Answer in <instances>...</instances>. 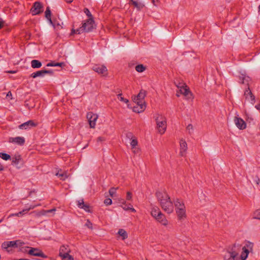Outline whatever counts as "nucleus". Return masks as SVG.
I'll list each match as a JSON object with an SVG mask.
<instances>
[{
  "instance_id": "obj_54",
  "label": "nucleus",
  "mask_w": 260,
  "mask_h": 260,
  "mask_svg": "<svg viewBox=\"0 0 260 260\" xmlns=\"http://www.w3.org/2000/svg\"><path fill=\"white\" fill-rule=\"evenodd\" d=\"M105 140V138L104 137H99L97 139V141L98 142H102V141H104Z\"/></svg>"
},
{
  "instance_id": "obj_17",
  "label": "nucleus",
  "mask_w": 260,
  "mask_h": 260,
  "mask_svg": "<svg viewBox=\"0 0 260 260\" xmlns=\"http://www.w3.org/2000/svg\"><path fill=\"white\" fill-rule=\"evenodd\" d=\"M78 206L79 208L83 209L87 212H91V211L90 210V207L89 205L85 204L84 203L83 199L79 200L78 201Z\"/></svg>"
},
{
  "instance_id": "obj_6",
  "label": "nucleus",
  "mask_w": 260,
  "mask_h": 260,
  "mask_svg": "<svg viewBox=\"0 0 260 260\" xmlns=\"http://www.w3.org/2000/svg\"><path fill=\"white\" fill-rule=\"evenodd\" d=\"M155 121L158 132L160 134H164L167 128V121L165 118L158 115L155 117Z\"/></svg>"
},
{
  "instance_id": "obj_8",
  "label": "nucleus",
  "mask_w": 260,
  "mask_h": 260,
  "mask_svg": "<svg viewBox=\"0 0 260 260\" xmlns=\"http://www.w3.org/2000/svg\"><path fill=\"white\" fill-rule=\"evenodd\" d=\"M92 70L103 76H106L108 75V70L104 65L95 64L93 66Z\"/></svg>"
},
{
  "instance_id": "obj_21",
  "label": "nucleus",
  "mask_w": 260,
  "mask_h": 260,
  "mask_svg": "<svg viewBox=\"0 0 260 260\" xmlns=\"http://www.w3.org/2000/svg\"><path fill=\"white\" fill-rule=\"evenodd\" d=\"M244 96L246 99H247L248 96H250L251 103L253 104L255 102V97L252 93L249 87L246 89L244 92Z\"/></svg>"
},
{
  "instance_id": "obj_53",
  "label": "nucleus",
  "mask_w": 260,
  "mask_h": 260,
  "mask_svg": "<svg viewBox=\"0 0 260 260\" xmlns=\"http://www.w3.org/2000/svg\"><path fill=\"white\" fill-rule=\"evenodd\" d=\"M16 241H17V243H18V247L21 246L24 244V243L23 242H21L20 240H16Z\"/></svg>"
},
{
  "instance_id": "obj_12",
  "label": "nucleus",
  "mask_w": 260,
  "mask_h": 260,
  "mask_svg": "<svg viewBox=\"0 0 260 260\" xmlns=\"http://www.w3.org/2000/svg\"><path fill=\"white\" fill-rule=\"evenodd\" d=\"M22 164V159L20 155L18 154H15L12 157V165L16 166V168L20 169Z\"/></svg>"
},
{
  "instance_id": "obj_2",
  "label": "nucleus",
  "mask_w": 260,
  "mask_h": 260,
  "mask_svg": "<svg viewBox=\"0 0 260 260\" xmlns=\"http://www.w3.org/2000/svg\"><path fill=\"white\" fill-rule=\"evenodd\" d=\"M146 95V91L143 89H141L138 95L134 98L133 101L137 104L136 106L134 107L133 111L134 112L140 113L145 110L146 105L144 98Z\"/></svg>"
},
{
  "instance_id": "obj_58",
  "label": "nucleus",
  "mask_w": 260,
  "mask_h": 260,
  "mask_svg": "<svg viewBox=\"0 0 260 260\" xmlns=\"http://www.w3.org/2000/svg\"><path fill=\"white\" fill-rule=\"evenodd\" d=\"M4 21H0V29L2 28L3 26Z\"/></svg>"
},
{
  "instance_id": "obj_40",
  "label": "nucleus",
  "mask_w": 260,
  "mask_h": 260,
  "mask_svg": "<svg viewBox=\"0 0 260 260\" xmlns=\"http://www.w3.org/2000/svg\"><path fill=\"white\" fill-rule=\"evenodd\" d=\"M174 83L175 84V85L178 88H181V87H182L183 86H185V84L184 83H182V82H176V81L174 82Z\"/></svg>"
},
{
  "instance_id": "obj_62",
  "label": "nucleus",
  "mask_w": 260,
  "mask_h": 260,
  "mask_svg": "<svg viewBox=\"0 0 260 260\" xmlns=\"http://www.w3.org/2000/svg\"><path fill=\"white\" fill-rule=\"evenodd\" d=\"M118 98H120V97H122V93H119V94H118Z\"/></svg>"
},
{
  "instance_id": "obj_3",
  "label": "nucleus",
  "mask_w": 260,
  "mask_h": 260,
  "mask_svg": "<svg viewBox=\"0 0 260 260\" xmlns=\"http://www.w3.org/2000/svg\"><path fill=\"white\" fill-rule=\"evenodd\" d=\"M95 26L93 18H88L82 22V26L79 28L76 29L73 28L71 30V35L74 34H81L83 32H90L95 28Z\"/></svg>"
},
{
  "instance_id": "obj_45",
  "label": "nucleus",
  "mask_w": 260,
  "mask_h": 260,
  "mask_svg": "<svg viewBox=\"0 0 260 260\" xmlns=\"http://www.w3.org/2000/svg\"><path fill=\"white\" fill-rule=\"evenodd\" d=\"M47 19L48 20V21H49V23H50V24H51V25H52L54 27H56V22H55V20H53H53L51 19V17H50V18Z\"/></svg>"
},
{
  "instance_id": "obj_14",
  "label": "nucleus",
  "mask_w": 260,
  "mask_h": 260,
  "mask_svg": "<svg viewBox=\"0 0 260 260\" xmlns=\"http://www.w3.org/2000/svg\"><path fill=\"white\" fill-rule=\"evenodd\" d=\"M37 126V123L33 120H28L18 126L19 128L21 129H27Z\"/></svg>"
},
{
  "instance_id": "obj_27",
  "label": "nucleus",
  "mask_w": 260,
  "mask_h": 260,
  "mask_svg": "<svg viewBox=\"0 0 260 260\" xmlns=\"http://www.w3.org/2000/svg\"><path fill=\"white\" fill-rule=\"evenodd\" d=\"M64 63L62 62H53V61H52V62H49L47 64L46 66L47 67H62L63 66H64Z\"/></svg>"
},
{
  "instance_id": "obj_42",
  "label": "nucleus",
  "mask_w": 260,
  "mask_h": 260,
  "mask_svg": "<svg viewBox=\"0 0 260 260\" xmlns=\"http://www.w3.org/2000/svg\"><path fill=\"white\" fill-rule=\"evenodd\" d=\"M104 203L106 205H110L112 203V200L110 198H108L105 200Z\"/></svg>"
},
{
  "instance_id": "obj_31",
  "label": "nucleus",
  "mask_w": 260,
  "mask_h": 260,
  "mask_svg": "<svg viewBox=\"0 0 260 260\" xmlns=\"http://www.w3.org/2000/svg\"><path fill=\"white\" fill-rule=\"evenodd\" d=\"M0 157L5 160L11 159V156L9 154L3 152H0Z\"/></svg>"
},
{
  "instance_id": "obj_49",
  "label": "nucleus",
  "mask_w": 260,
  "mask_h": 260,
  "mask_svg": "<svg viewBox=\"0 0 260 260\" xmlns=\"http://www.w3.org/2000/svg\"><path fill=\"white\" fill-rule=\"evenodd\" d=\"M86 225L89 229L92 228V223L87 220V222L86 223Z\"/></svg>"
},
{
  "instance_id": "obj_44",
  "label": "nucleus",
  "mask_w": 260,
  "mask_h": 260,
  "mask_svg": "<svg viewBox=\"0 0 260 260\" xmlns=\"http://www.w3.org/2000/svg\"><path fill=\"white\" fill-rule=\"evenodd\" d=\"M47 19L48 20V21H49V23H50V24H51V25H52L54 27H56V22H55V20H53H53L51 19V17H50V18Z\"/></svg>"
},
{
  "instance_id": "obj_57",
  "label": "nucleus",
  "mask_w": 260,
  "mask_h": 260,
  "mask_svg": "<svg viewBox=\"0 0 260 260\" xmlns=\"http://www.w3.org/2000/svg\"><path fill=\"white\" fill-rule=\"evenodd\" d=\"M4 170V166L0 163V171H3Z\"/></svg>"
},
{
  "instance_id": "obj_51",
  "label": "nucleus",
  "mask_w": 260,
  "mask_h": 260,
  "mask_svg": "<svg viewBox=\"0 0 260 260\" xmlns=\"http://www.w3.org/2000/svg\"><path fill=\"white\" fill-rule=\"evenodd\" d=\"M62 260H74L73 257L72 255H69L67 256V258H62Z\"/></svg>"
},
{
  "instance_id": "obj_64",
  "label": "nucleus",
  "mask_w": 260,
  "mask_h": 260,
  "mask_svg": "<svg viewBox=\"0 0 260 260\" xmlns=\"http://www.w3.org/2000/svg\"><path fill=\"white\" fill-rule=\"evenodd\" d=\"M258 9V12L260 13V5L259 6Z\"/></svg>"
},
{
  "instance_id": "obj_33",
  "label": "nucleus",
  "mask_w": 260,
  "mask_h": 260,
  "mask_svg": "<svg viewBox=\"0 0 260 260\" xmlns=\"http://www.w3.org/2000/svg\"><path fill=\"white\" fill-rule=\"evenodd\" d=\"M45 13V17L46 19H48V18H50V17H51V12L50 11L49 7H47L46 8V10Z\"/></svg>"
},
{
  "instance_id": "obj_34",
  "label": "nucleus",
  "mask_w": 260,
  "mask_h": 260,
  "mask_svg": "<svg viewBox=\"0 0 260 260\" xmlns=\"http://www.w3.org/2000/svg\"><path fill=\"white\" fill-rule=\"evenodd\" d=\"M131 146L132 147V149H134L135 147L138 145V141L136 138L131 140V142L130 143Z\"/></svg>"
},
{
  "instance_id": "obj_48",
  "label": "nucleus",
  "mask_w": 260,
  "mask_h": 260,
  "mask_svg": "<svg viewBox=\"0 0 260 260\" xmlns=\"http://www.w3.org/2000/svg\"><path fill=\"white\" fill-rule=\"evenodd\" d=\"M43 71L44 75L48 74L52 75L53 74V72L52 70H43Z\"/></svg>"
},
{
  "instance_id": "obj_41",
  "label": "nucleus",
  "mask_w": 260,
  "mask_h": 260,
  "mask_svg": "<svg viewBox=\"0 0 260 260\" xmlns=\"http://www.w3.org/2000/svg\"><path fill=\"white\" fill-rule=\"evenodd\" d=\"M2 247L4 249H7L9 247V243H8V241L4 242L2 244Z\"/></svg>"
},
{
  "instance_id": "obj_5",
  "label": "nucleus",
  "mask_w": 260,
  "mask_h": 260,
  "mask_svg": "<svg viewBox=\"0 0 260 260\" xmlns=\"http://www.w3.org/2000/svg\"><path fill=\"white\" fill-rule=\"evenodd\" d=\"M238 252L237 246L234 245L229 248L224 255V260H239Z\"/></svg>"
},
{
  "instance_id": "obj_37",
  "label": "nucleus",
  "mask_w": 260,
  "mask_h": 260,
  "mask_svg": "<svg viewBox=\"0 0 260 260\" xmlns=\"http://www.w3.org/2000/svg\"><path fill=\"white\" fill-rule=\"evenodd\" d=\"M116 189H117V188H114V187H112L109 189V192L110 196L112 198H113L114 197V195L115 194Z\"/></svg>"
},
{
  "instance_id": "obj_18",
  "label": "nucleus",
  "mask_w": 260,
  "mask_h": 260,
  "mask_svg": "<svg viewBox=\"0 0 260 260\" xmlns=\"http://www.w3.org/2000/svg\"><path fill=\"white\" fill-rule=\"evenodd\" d=\"M179 91L180 94H182L185 96H187L188 99H190L192 96L191 93L190 92L189 88H187L186 85L181 87Z\"/></svg>"
},
{
  "instance_id": "obj_38",
  "label": "nucleus",
  "mask_w": 260,
  "mask_h": 260,
  "mask_svg": "<svg viewBox=\"0 0 260 260\" xmlns=\"http://www.w3.org/2000/svg\"><path fill=\"white\" fill-rule=\"evenodd\" d=\"M84 12L86 14V15L88 17V18H93L92 14L89 11V9L87 8L84 9Z\"/></svg>"
},
{
  "instance_id": "obj_25",
  "label": "nucleus",
  "mask_w": 260,
  "mask_h": 260,
  "mask_svg": "<svg viewBox=\"0 0 260 260\" xmlns=\"http://www.w3.org/2000/svg\"><path fill=\"white\" fill-rule=\"evenodd\" d=\"M242 250L243 251L241 255V259L243 260H245L248 256L249 251L248 249H247L245 247H243Z\"/></svg>"
},
{
  "instance_id": "obj_63",
  "label": "nucleus",
  "mask_w": 260,
  "mask_h": 260,
  "mask_svg": "<svg viewBox=\"0 0 260 260\" xmlns=\"http://www.w3.org/2000/svg\"><path fill=\"white\" fill-rule=\"evenodd\" d=\"M18 260H29V259H27V258H20V259H19Z\"/></svg>"
},
{
  "instance_id": "obj_55",
  "label": "nucleus",
  "mask_w": 260,
  "mask_h": 260,
  "mask_svg": "<svg viewBox=\"0 0 260 260\" xmlns=\"http://www.w3.org/2000/svg\"><path fill=\"white\" fill-rule=\"evenodd\" d=\"M120 100L122 102L125 103H127L128 102V100L127 99H124L123 97H120Z\"/></svg>"
},
{
  "instance_id": "obj_9",
  "label": "nucleus",
  "mask_w": 260,
  "mask_h": 260,
  "mask_svg": "<svg viewBox=\"0 0 260 260\" xmlns=\"http://www.w3.org/2000/svg\"><path fill=\"white\" fill-rule=\"evenodd\" d=\"M27 253L30 255L40 256L44 258L47 257L42 250L37 248L29 247Z\"/></svg>"
},
{
  "instance_id": "obj_26",
  "label": "nucleus",
  "mask_w": 260,
  "mask_h": 260,
  "mask_svg": "<svg viewBox=\"0 0 260 260\" xmlns=\"http://www.w3.org/2000/svg\"><path fill=\"white\" fill-rule=\"evenodd\" d=\"M44 73L43 70H41L37 71L36 72L33 73L30 75V77L33 78H36L38 77H43L44 76Z\"/></svg>"
},
{
  "instance_id": "obj_60",
  "label": "nucleus",
  "mask_w": 260,
  "mask_h": 260,
  "mask_svg": "<svg viewBox=\"0 0 260 260\" xmlns=\"http://www.w3.org/2000/svg\"><path fill=\"white\" fill-rule=\"evenodd\" d=\"M12 96V93L11 91H9L8 93L7 94V96Z\"/></svg>"
},
{
  "instance_id": "obj_39",
  "label": "nucleus",
  "mask_w": 260,
  "mask_h": 260,
  "mask_svg": "<svg viewBox=\"0 0 260 260\" xmlns=\"http://www.w3.org/2000/svg\"><path fill=\"white\" fill-rule=\"evenodd\" d=\"M254 218L257 219H260V209L257 210L254 213Z\"/></svg>"
},
{
  "instance_id": "obj_36",
  "label": "nucleus",
  "mask_w": 260,
  "mask_h": 260,
  "mask_svg": "<svg viewBox=\"0 0 260 260\" xmlns=\"http://www.w3.org/2000/svg\"><path fill=\"white\" fill-rule=\"evenodd\" d=\"M17 241H8V243H9V247H17L18 243H17Z\"/></svg>"
},
{
  "instance_id": "obj_15",
  "label": "nucleus",
  "mask_w": 260,
  "mask_h": 260,
  "mask_svg": "<svg viewBox=\"0 0 260 260\" xmlns=\"http://www.w3.org/2000/svg\"><path fill=\"white\" fill-rule=\"evenodd\" d=\"M234 122L237 127L240 129H244L246 127V122L240 117H235Z\"/></svg>"
},
{
  "instance_id": "obj_61",
  "label": "nucleus",
  "mask_w": 260,
  "mask_h": 260,
  "mask_svg": "<svg viewBox=\"0 0 260 260\" xmlns=\"http://www.w3.org/2000/svg\"><path fill=\"white\" fill-rule=\"evenodd\" d=\"M255 107L257 109L259 110V109H260V105H256V106H255Z\"/></svg>"
},
{
  "instance_id": "obj_43",
  "label": "nucleus",
  "mask_w": 260,
  "mask_h": 260,
  "mask_svg": "<svg viewBox=\"0 0 260 260\" xmlns=\"http://www.w3.org/2000/svg\"><path fill=\"white\" fill-rule=\"evenodd\" d=\"M132 198V192L130 191H127L126 193V200L127 201H130V200H131Z\"/></svg>"
},
{
  "instance_id": "obj_23",
  "label": "nucleus",
  "mask_w": 260,
  "mask_h": 260,
  "mask_svg": "<svg viewBox=\"0 0 260 260\" xmlns=\"http://www.w3.org/2000/svg\"><path fill=\"white\" fill-rule=\"evenodd\" d=\"M37 206L36 205H30L29 208L25 209L23 210L22 211L19 212L17 213L13 214L12 215V216H19L21 215L24 214L25 213L27 212L28 211H29L30 209H34Z\"/></svg>"
},
{
  "instance_id": "obj_52",
  "label": "nucleus",
  "mask_w": 260,
  "mask_h": 260,
  "mask_svg": "<svg viewBox=\"0 0 260 260\" xmlns=\"http://www.w3.org/2000/svg\"><path fill=\"white\" fill-rule=\"evenodd\" d=\"M133 150V152L135 154H138L140 152V149L138 148L135 147L134 149H132Z\"/></svg>"
},
{
  "instance_id": "obj_7",
  "label": "nucleus",
  "mask_w": 260,
  "mask_h": 260,
  "mask_svg": "<svg viewBox=\"0 0 260 260\" xmlns=\"http://www.w3.org/2000/svg\"><path fill=\"white\" fill-rule=\"evenodd\" d=\"M43 5L39 2L36 1L30 9V12L32 15L35 16L40 14L43 12Z\"/></svg>"
},
{
  "instance_id": "obj_10",
  "label": "nucleus",
  "mask_w": 260,
  "mask_h": 260,
  "mask_svg": "<svg viewBox=\"0 0 260 260\" xmlns=\"http://www.w3.org/2000/svg\"><path fill=\"white\" fill-rule=\"evenodd\" d=\"M86 117L90 125V127L91 128H94L96 121L98 118V115L90 112L87 113Z\"/></svg>"
},
{
  "instance_id": "obj_50",
  "label": "nucleus",
  "mask_w": 260,
  "mask_h": 260,
  "mask_svg": "<svg viewBox=\"0 0 260 260\" xmlns=\"http://www.w3.org/2000/svg\"><path fill=\"white\" fill-rule=\"evenodd\" d=\"M29 247H28V246H27V247H22V248L20 249V251L22 252H27L28 251H27L26 250V249H29Z\"/></svg>"
},
{
  "instance_id": "obj_35",
  "label": "nucleus",
  "mask_w": 260,
  "mask_h": 260,
  "mask_svg": "<svg viewBox=\"0 0 260 260\" xmlns=\"http://www.w3.org/2000/svg\"><path fill=\"white\" fill-rule=\"evenodd\" d=\"M125 137H126V139H127L129 140H131L132 139L135 138V137L134 136L133 134L131 132H126L125 133Z\"/></svg>"
},
{
  "instance_id": "obj_22",
  "label": "nucleus",
  "mask_w": 260,
  "mask_h": 260,
  "mask_svg": "<svg viewBox=\"0 0 260 260\" xmlns=\"http://www.w3.org/2000/svg\"><path fill=\"white\" fill-rule=\"evenodd\" d=\"M120 203L123 205L122 206V207L124 210H131L133 212H136V210L132 207V205L130 204H129L128 205L126 204V202L124 200H121Z\"/></svg>"
},
{
  "instance_id": "obj_24",
  "label": "nucleus",
  "mask_w": 260,
  "mask_h": 260,
  "mask_svg": "<svg viewBox=\"0 0 260 260\" xmlns=\"http://www.w3.org/2000/svg\"><path fill=\"white\" fill-rule=\"evenodd\" d=\"M42 65L41 62L38 60L34 59L31 61V66L32 68H40Z\"/></svg>"
},
{
  "instance_id": "obj_30",
  "label": "nucleus",
  "mask_w": 260,
  "mask_h": 260,
  "mask_svg": "<svg viewBox=\"0 0 260 260\" xmlns=\"http://www.w3.org/2000/svg\"><path fill=\"white\" fill-rule=\"evenodd\" d=\"M56 175L60 177V179L62 180H64L66 178H68L67 173L66 172H63L62 173H60L58 172L56 174Z\"/></svg>"
},
{
  "instance_id": "obj_32",
  "label": "nucleus",
  "mask_w": 260,
  "mask_h": 260,
  "mask_svg": "<svg viewBox=\"0 0 260 260\" xmlns=\"http://www.w3.org/2000/svg\"><path fill=\"white\" fill-rule=\"evenodd\" d=\"M135 69L138 72L141 73L145 70L146 68L143 64H141L136 66Z\"/></svg>"
},
{
  "instance_id": "obj_47",
  "label": "nucleus",
  "mask_w": 260,
  "mask_h": 260,
  "mask_svg": "<svg viewBox=\"0 0 260 260\" xmlns=\"http://www.w3.org/2000/svg\"><path fill=\"white\" fill-rule=\"evenodd\" d=\"M186 129H187V130H188L189 131V133L191 134L190 131H192L193 130V126H192V125L191 124H189L187 126Z\"/></svg>"
},
{
  "instance_id": "obj_13",
  "label": "nucleus",
  "mask_w": 260,
  "mask_h": 260,
  "mask_svg": "<svg viewBox=\"0 0 260 260\" xmlns=\"http://www.w3.org/2000/svg\"><path fill=\"white\" fill-rule=\"evenodd\" d=\"M25 141L24 138L22 137H10L9 139V142L15 143L20 146L23 145Z\"/></svg>"
},
{
  "instance_id": "obj_28",
  "label": "nucleus",
  "mask_w": 260,
  "mask_h": 260,
  "mask_svg": "<svg viewBox=\"0 0 260 260\" xmlns=\"http://www.w3.org/2000/svg\"><path fill=\"white\" fill-rule=\"evenodd\" d=\"M161 213V211L159 210V209L158 208H153L152 209L151 214V215L153 217L156 218L159 215V214H160Z\"/></svg>"
},
{
  "instance_id": "obj_16",
  "label": "nucleus",
  "mask_w": 260,
  "mask_h": 260,
  "mask_svg": "<svg viewBox=\"0 0 260 260\" xmlns=\"http://www.w3.org/2000/svg\"><path fill=\"white\" fill-rule=\"evenodd\" d=\"M187 150V145L186 141L181 139L180 141V155L184 156Z\"/></svg>"
},
{
  "instance_id": "obj_4",
  "label": "nucleus",
  "mask_w": 260,
  "mask_h": 260,
  "mask_svg": "<svg viewBox=\"0 0 260 260\" xmlns=\"http://www.w3.org/2000/svg\"><path fill=\"white\" fill-rule=\"evenodd\" d=\"M174 206L178 218L180 220H184L186 216V209L184 202L179 199L174 200Z\"/></svg>"
},
{
  "instance_id": "obj_1",
  "label": "nucleus",
  "mask_w": 260,
  "mask_h": 260,
  "mask_svg": "<svg viewBox=\"0 0 260 260\" xmlns=\"http://www.w3.org/2000/svg\"><path fill=\"white\" fill-rule=\"evenodd\" d=\"M155 194L160 205L164 211L168 213L173 212L174 210L173 204L167 193L165 191H156Z\"/></svg>"
},
{
  "instance_id": "obj_59",
  "label": "nucleus",
  "mask_w": 260,
  "mask_h": 260,
  "mask_svg": "<svg viewBox=\"0 0 260 260\" xmlns=\"http://www.w3.org/2000/svg\"><path fill=\"white\" fill-rule=\"evenodd\" d=\"M7 72L8 73L14 74V73H16V71H8Z\"/></svg>"
},
{
  "instance_id": "obj_19",
  "label": "nucleus",
  "mask_w": 260,
  "mask_h": 260,
  "mask_svg": "<svg viewBox=\"0 0 260 260\" xmlns=\"http://www.w3.org/2000/svg\"><path fill=\"white\" fill-rule=\"evenodd\" d=\"M158 222L161 224L166 226L168 224V221L166 219L165 216L161 213L159 215L155 218Z\"/></svg>"
},
{
  "instance_id": "obj_11",
  "label": "nucleus",
  "mask_w": 260,
  "mask_h": 260,
  "mask_svg": "<svg viewBox=\"0 0 260 260\" xmlns=\"http://www.w3.org/2000/svg\"><path fill=\"white\" fill-rule=\"evenodd\" d=\"M71 252L70 248L68 245H62L59 249V256L62 258H67Z\"/></svg>"
},
{
  "instance_id": "obj_46",
  "label": "nucleus",
  "mask_w": 260,
  "mask_h": 260,
  "mask_svg": "<svg viewBox=\"0 0 260 260\" xmlns=\"http://www.w3.org/2000/svg\"><path fill=\"white\" fill-rule=\"evenodd\" d=\"M55 211H56V209L55 208H53L52 209L43 211L44 213L42 214L43 215H45L47 213L54 212Z\"/></svg>"
},
{
  "instance_id": "obj_20",
  "label": "nucleus",
  "mask_w": 260,
  "mask_h": 260,
  "mask_svg": "<svg viewBox=\"0 0 260 260\" xmlns=\"http://www.w3.org/2000/svg\"><path fill=\"white\" fill-rule=\"evenodd\" d=\"M128 4L130 6L136 8L138 10H141L144 7V5L141 1H129Z\"/></svg>"
},
{
  "instance_id": "obj_29",
  "label": "nucleus",
  "mask_w": 260,
  "mask_h": 260,
  "mask_svg": "<svg viewBox=\"0 0 260 260\" xmlns=\"http://www.w3.org/2000/svg\"><path fill=\"white\" fill-rule=\"evenodd\" d=\"M118 234L122 237L123 240H124L127 238V233L123 229H119Z\"/></svg>"
},
{
  "instance_id": "obj_56",
  "label": "nucleus",
  "mask_w": 260,
  "mask_h": 260,
  "mask_svg": "<svg viewBox=\"0 0 260 260\" xmlns=\"http://www.w3.org/2000/svg\"><path fill=\"white\" fill-rule=\"evenodd\" d=\"M254 181L255 182L256 184L258 185L260 182V179L257 176H256Z\"/></svg>"
}]
</instances>
